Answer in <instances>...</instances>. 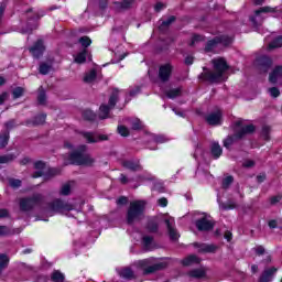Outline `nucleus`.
<instances>
[{"instance_id":"a18cd8bd","label":"nucleus","mask_w":282,"mask_h":282,"mask_svg":"<svg viewBox=\"0 0 282 282\" xmlns=\"http://www.w3.org/2000/svg\"><path fill=\"white\" fill-rule=\"evenodd\" d=\"M15 158H17V155L13 154V153L1 155L0 156V164H8V162H14Z\"/></svg>"},{"instance_id":"7ed1b4c3","label":"nucleus","mask_w":282,"mask_h":282,"mask_svg":"<svg viewBox=\"0 0 282 282\" xmlns=\"http://www.w3.org/2000/svg\"><path fill=\"white\" fill-rule=\"evenodd\" d=\"M94 164H96V159H94L91 154L76 150L64 158L65 166H94Z\"/></svg>"},{"instance_id":"412c9836","label":"nucleus","mask_w":282,"mask_h":282,"mask_svg":"<svg viewBox=\"0 0 282 282\" xmlns=\"http://www.w3.org/2000/svg\"><path fill=\"white\" fill-rule=\"evenodd\" d=\"M224 153V149L219 145V142H213L210 145V155L214 160H219Z\"/></svg>"},{"instance_id":"423d86ee","label":"nucleus","mask_w":282,"mask_h":282,"mask_svg":"<svg viewBox=\"0 0 282 282\" xmlns=\"http://www.w3.org/2000/svg\"><path fill=\"white\" fill-rule=\"evenodd\" d=\"M272 58L268 55H262L256 58V67L260 74H268L272 69Z\"/></svg>"},{"instance_id":"7c9ffc66","label":"nucleus","mask_w":282,"mask_h":282,"mask_svg":"<svg viewBox=\"0 0 282 282\" xmlns=\"http://www.w3.org/2000/svg\"><path fill=\"white\" fill-rule=\"evenodd\" d=\"M118 88H115L109 97L108 107L115 108L118 104Z\"/></svg>"},{"instance_id":"6e6d98bb","label":"nucleus","mask_w":282,"mask_h":282,"mask_svg":"<svg viewBox=\"0 0 282 282\" xmlns=\"http://www.w3.org/2000/svg\"><path fill=\"white\" fill-rule=\"evenodd\" d=\"M235 182V177L227 176L223 180V188L227 191V188H230V185Z\"/></svg>"},{"instance_id":"f3484780","label":"nucleus","mask_w":282,"mask_h":282,"mask_svg":"<svg viewBox=\"0 0 282 282\" xmlns=\"http://www.w3.org/2000/svg\"><path fill=\"white\" fill-rule=\"evenodd\" d=\"M206 122L212 127L221 124V112H212L205 118Z\"/></svg>"},{"instance_id":"72a5a7b5","label":"nucleus","mask_w":282,"mask_h":282,"mask_svg":"<svg viewBox=\"0 0 282 282\" xmlns=\"http://www.w3.org/2000/svg\"><path fill=\"white\" fill-rule=\"evenodd\" d=\"M217 45H219L217 43L216 37L208 40L205 44V52L210 53L215 51V47H217Z\"/></svg>"},{"instance_id":"e433bc0d","label":"nucleus","mask_w":282,"mask_h":282,"mask_svg":"<svg viewBox=\"0 0 282 282\" xmlns=\"http://www.w3.org/2000/svg\"><path fill=\"white\" fill-rule=\"evenodd\" d=\"M83 118H84V120H87L88 122H94L96 120L97 116H96V112L87 109V110L83 111Z\"/></svg>"},{"instance_id":"0e129e2a","label":"nucleus","mask_w":282,"mask_h":282,"mask_svg":"<svg viewBox=\"0 0 282 282\" xmlns=\"http://www.w3.org/2000/svg\"><path fill=\"white\" fill-rule=\"evenodd\" d=\"M128 203H129V198H127V196H121L117 199V204L119 206H127Z\"/></svg>"},{"instance_id":"c85d7f7f","label":"nucleus","mask_w":282,"mask_h":282,"mask_svg":"<svg viewBox=\"0 0 282 282\" xmlns=\"http://www.w3.org/2000/svg\"><path fill=\"white\" fill-rule=\"evenodd\" d=\"M10 142V132L3 131L0 133V149H6Z\"/></svg>"},{"instance_id":"5701e85b","label":"nucleus","mask_w":282,"mask_h":282,"mask_svg":"<svg viewBox=\"0 0 282 282\" xmlns=\"http://www.w3.org/2000/svg\"><path fill=\"white\" fill-rule=\"evenodd\" d=\"M175 21H177V17L171 15L170 18H167V20L162 21V23L159 25V31L166 32L169 28H171V25L175 23Z\"/></svg>"},{"instance_id":"6e6552de","label":"nucleus","mask_w":282,"mask_h":282,"mask_svg":"<svg viewBox=\"0 0 282 282\" xmlns=\"http://www.w3.org/2000/svg\"><path fill=\"white\" fill-rule=\"evenodd\" d=\"M173 75V65L171 63L163 64L159 67V79L161 83H169Z\"/></svg>"},{"instance_id":"6ab92c4d","label":"nucleus","mask_w":282,"mask_h":282,"mask_svg":"<svg viewBox=\"0 0 282 282\" xmlns=\"http://www.w3.org/2000/svg\"><path fill=\"white\" fill-rule=\"evenodd\" d=\"M165 225L171 241H177V239H180V234L177 232V229L173 227V223L171 221V219H165Z\"/></svg>"},{"instance_id":"1a4fd4ad","label":"nucleus","mask_w":282,"mask_h":282,"mask_svg":"<svg viewBox=\"0 0 282 282\" xmlns=\"http://www.w3.org/2000/svg\"><path fill=\"white\" fill-rule=\"evenodd\" d=\"M29 52L33 58H40L43 56L45 52V44L43 43V40H37L35 43H33V45L29 47Z\"/></svg>"},{"instance_id":"3c124183","label":"nucleus","mask_w":282,"mask_h":282,"mask_svg":"<svg viewBox=\"0 0 282 282\" xmlns=\"http://www.w3.org/2000/svg\"><path fill=\"white\" fill-rule=\"evenodd\" d=\"M272 131V128H270V126H264L262 127V131H261V137L263 138V140H265L267 142H269L270 140V132Z\"/></svg>"},{"instance_id":"4c0bfd02","label":"nucleus","mask_w":282,"mask_h":282,"mask_svg":"<svg viewBox=\"0 0 282 282\" xmlns=\"http://www.w3.org/2000/svg\"><path fill=\"white\" fill-rule=\"evenodd\" d=\"M120 276H122V279H127L128 281H131V279H133L134 276L133 270H131V268H124L121 270Z\"/></svg>"},{"instance_id":"13d9d810","label":"nucleus","mask_w":282,"mask_h":282,"mask_svg":"<svg viewBox=\"0 0 282 282\" xmlns=\"http://www.w3.org/2000/svg\"><path fill=\"white\" fill-rule=\"evenodd\" d=\"M21 180L19 178H10L9 180V185L11 186V188H21Z\"/></svg>"},{"instance_id":"a19ab883","label":"nucleus","mask_w":282,"mask_h":282,"mask_svg":"<svg viewBox=\"0 0 282 282\" xmlns=\"http://www.w3.org/2000/svg\"><path fill=\"white\" fill-rule=\"evenodd\" d=\"M56 175H61V170L56 167H50L47 172L44 174V177L46 180H50L51 177H56Z\"/></svg>"},{"instance_id":"bf43d9fd","label":"nucleus","mask_w":282,"mask_h":282,"mask_svg":"<svg viewBox=\"0 0 282 282\" xmlns=\"http://www.w3.org/2000/svg\"><path fill=\"white\" fill-rule=\"evenodd\" d=\"M98 8L100 12H105L109 8V0H98Z\"/></svg>"},{"instance_id":"49530a36","label":"nucleus","mask_w":282,"mask_h":282,"mask_svg":"<svg viewBox=\"0 0 282 282\" xmlns=\"http://www.w3.org/2000/svg\"><path fill=\"white\" fill-rule=\"evenodd\" d=\"M98 73L96 69H91L86 76L84 77V83H94V79L97 78Z\"/></svg>"},{"instance_id":"4468645a","label":"nucleus","mask_w":282,"mask_h":282,"mask_svg":"<svg viewBox=\"0 0 282 282\" xmlns=\"http://www.w3.org/2000/svg\"><path fill=\"white\" fill-rule=\"evenodd\" d=\"M122 166H123V169H128V171H132V173H137V171H142V165L140 164L139 160L122 161Z\"/></svg>"},{"instance_id":"338daca9","label":"nucleus","mask_w":282,"mask_h":282,"mask_svg":"<svg viewBox=\"0 0 282 282\" xmlns=\"http://www.w3.org/2000/svg\"><path fill=\"white\" fill-rule=\"evenodd\" d=\"M254 165H256V162L253 160H247L242 164L245 169H252Z\"/></svg>"},{"instance_id":"c03bdc74","label":"nucleus","mask_w":282,"mask_h":282,"mask_svg":"<svg viewBox=\"0 0 282 282\" xmlns=\"http://www.w3.org/2000/svg\"><path fill=\"white\" fill-rule=\"evenodd\" d=\"M78 43H80V45H82V47H84V50H87V47H89V45H91V39L87 35H84L78 39Z\"/></svg>"},{"instance_id":"dca6fc26","label":"nucleus","mask_w":282,"mask_h":282,"mask_svg":"<svg viewBox=\"0 0 282 282\" xmlns=\"http://www.w3.org/2000/svg\"><path fill=\"white\" fill-rule=\"evenodd\" d=\"M276 268L272 267V268H269V269H265L260 279H259V282H271L272 279H274V274H276Z\"/></svg>"},{"instance_id":"473e14b6","label":"nucleus","mask_w":282,"mask_h":282,"mask_svg":"<svg viewBox=\"0 0 282 282\" xmlns=\"http://www.w3.org/2000/svg\"><path fill=\"white\" fill-rule=\"evenodd\" d=\"M199 258L197 256H189L182 260V265L188 267L193 265V263H199Z\"/></svg>"},{"instance_id":"603ef678","label":"nucleus","mask_w":282,"mask_h":282,"mask_svg":"<svg viewBox=\"0 0 282 282\" xmlns=\"http://www.w3.org/2000/svg\"><path fill=\"white\" fill-rule=\"evenodd\" d=\"M206 41V36L202 35V34H194L192 36V42H191V46L195 45V43H202Z\"/></svg>"},{"instance_id":"f8f14e48","label":"nucleus","mask_w":282,"mask_h":282,"mask_svg":"<svg viewBox=\"0 0 282 282\" xmlns=\"http://www.w3.org/2000/svg\"><path fill=\"white\" fill-rule=\"evenodd\" d=\"M166 268H169L167 262L150 264L148 268L143 269V275L147 276L149 274H155V272H162V270H166Z\"/></svg>"},{"instance_id":"ea45409f","label":"nucleus","mask_w":282,"mask_h":282,"mask_svg":"<svg viewBox=\"0 0 282 282\" xmlns=\"http://www.w3.org/2000/svg\"><path fill=\"white\" fill-rule=\"evenodd\" d=\"M166 96L170 98V99H175L180 96H182V88H173V89H170L166 91Z\"/></svg>"},{"instance_id":"39448f33","label":"nucleus","mask_w":282,"mask_h":282,"mask_svg":"<svg viewBox=\"0 0 282 282\" xmlns=\"http://www.w3.org/2000/svg\"><path fill=\"white\" fill-rule=\"evenodd\" d=\"M69 210H74V205L61 198H56L47 205V213H69Z\"/></svg>"},{"instance_id":"2f4dec72","label":"nucleus","mask_w":282,"mask_h":282,"mask_svg":"<svg viewBox=\"0 0 282 282\" xmlns=\"http://www.w3.org/2000/svg\"><path fill=\"white\" fill-rule=\"evenodd\" d=\"M52 64H47L45 62H42L40 64V67H39V73L42 75V76H47V74H50V72H52Z\"/></svg>"},{"instance_id":"f03ea898","label":"nucleus","mask_w":282,"mask_h":282,"mask_svg":"<svg viewBox=\"0 0 282 282\" xmlns=\"http://www.w3.org/2000/svg\"><path fill=\"white\" fill-rule=\"evenodd\" d=\"M147 213V200L139 199L131 202L126 213V224L133 226L144 219Z\"/></svg>"},{"instance_id":"37998d69","label":"nucleus","mask_w":282,"mask_h":282,"mask_svg":"<svg viewBox=\"0 0 282 282\" xmlns=\"http://www.w3.org/2000/svg\"><path fill=\"white\" fill-rule=\"evenodd\" d=\"M19 123H17V119H10L9 121L4 122V131L10 133V131H12V129H17Z\"/></svg>"},{"instance_id":"c9c22d12","label":"nucleus","mask_w":282,"mask_h":282,"mask_svg":"<svg viewBox=\"0 0 282 282\" xmlns=\"http://www.w3.org/2000/svg\"><path fill=\"white\" fill-rule=\"evenodd\" d=\"M282 47V35L276 36L269 43V50H276Z\"/></svg>"},{"instance_id":"8fccbe9b","label":"nucleus","mask_w":282,"mask_h":282,"mask_svg":"<svg viewBox=\"0 0 282 282\" xmlns=\"http://www.w3.org/2000/svg\"><path fill=\"white\" fill-rule=\"evenodd\" d=\"M25 94V88L23 87H15L12 90L13 100H17L18 98H21Z\"/></svg>"},{"instance_id":"aec40b11","label":"nucleus","mask_w":282,"mask_h":282,"mask_svg":"<svg viewBox=\"0 0 282 282\" xmlns=\"http://www.w3.org/2000/svg\"><path fill=\"white\" fill-rule=\"evenodd\" d=\"M279 78H282V66H275L274 69L269 74V83L276 85Z\"/></svg>"},{"instance_id":"a211bd4d","label":"nucleus","mask_w":282,"mask_h":282,"mask_svg":"<svg viewBox=\"0 0 282 282\" xmlns=\"http://www.w3.org/2000/svg\"><path fill=\"white\" fill-rule=\"evenodd\" d=\"M216 39V43L218 45H221L223 47H230V45H232V36L230 35H226V34H220V35H217L215 36Z\"/></svg>"},{"instance_id":"ddd939ff","label":"nucleus","mask_w":282,"mask_h":282,"mask_svg":"<svg viewBox=\"0 0 282 282\" xmlns=\"http://www.w3.org/2000/svg\"><path fill=\"white\" fill-rule=\"evenodd\" d=\"M257 131V127L252 123L243 126L239 131L236 132L238 139L243 140L246 135H252Z\"/></svg>"},{"instance_id":"c756f323","label":"nucleus","mask_w":282,"mask_h":282,"mask_svg":"<svg viewBox=\"0 0 282 282\" xmlns=\"http://www.w3.org/2000/svg\"><path fill=\"white\" fill-rule=\"evenodd\" d=\"M187 274L192 279H204V276H206V271H204L202 269H194V270L189 271Z\"/></svg>"},{"instance_id":"20e7f679","label":"nucleus","mask_w":282,"mask_h":282,"mask_svg":"<svg viewBox=\"0 0 282 282\" xmlns=\"http://www.w3.org/2000/svg\"><path fill=\"white\" fill-rule=\"evenodd\" d=\"M41 204H43V194H33L30 197L20 199V210L22 213H30V210H34Z\"/></svg>"},{"instance_id":"f257e3e1","label":"nucleus","mask_w":282,"mask_h":282,"mask_svg":"<svg viewBox=\"0 0 282 282\" xmlns=\"http://www.w3.org/2000/svg\"><path fill=\"white\" fill-rule=\"evenodd\" d=\"M212 64L214 72L208 69V67H203V73L198 76V79L215 85L224 80V74L230 69V66H228V62H226V58L224 57L212 59Z\"/></svg>"},{"instance_id":"864d4df0","label":"nucleus","mask_w":282,"mask_h":282,"mask_svg":"<svg viewBox=\"0 0 282 282\" xmlns=\"http://www.w3.org/2000/svg\"><path fill=\"white\" fill-rule=\"evenodd\" d=\"M142 243H143V247L147 248V250H149L151 248V243H153V237L152 236H143Z\"/></svg>"},{"instance_id":"e2e57ef3","label":"nucleus","mask_w":282,"mask_h":282,"mask_svg":"<svg viewBox=\"0 0 282 282\" xmlns=\"http://www.w3.org/2000/svg\"><path fill=\"white\" fill-rule=\"evenodd\" d=\"M45 162H43V161H36L35 163H34V169H35V171H45Z\"/></svg>"},{"instance_id":"79ce46f5","label":"nucleus","mask_w":282,"mask_h":282,"mask_svg":"<svg viewBox=\"0 0 282 282\" xmlns=\"http://www.w3.org/2000/svg\"><path fill=\"white\" fill-rule=\"evenodd\" d=\"M51 281L53 282H64L65 275L61 271H54L51 275Z\"/></svg>"},{"instance_id":"bb28decb","label":"nucleus","mask_w":282,"mask_h":282,"mask_svg":"<svg viewBox=\"0 0 282 282\" xmlns=\"http://www.w3.org/2000/svg\"><path fill=\"white\" fill-rule=\"evenodd\" d=\"M145 228L148 232L155 234L160 230V224H158V220L151 219L148 221Z\"/></svg>"},{"instance_id":"0eeeda50","label":"nucleus","mask_w":282,"mask_h":282,"mask_svg":"<svg viewBox=\"0 0 282 282\" xmlns=\"http://www.w3.org/2000/svg\"><path fill=\"white\" fill-rule=\"evenodd\" d=\"M87 144H97V142H105L109 140L107 134H99L98 132H79Z\"/></svg>"},{"instance_id":"9d476101","label":"nucleus","mask_w":282,"mask_h":282,"mask_svg":"<svg viewBox=\"0 0 282 282\" xmlns=\"http://www.w3.org/2000/svg\"><path fill=\"white\" fill-rule=\"evenodd\" d=\"M195 226L199 232H210L215 228V223L203 217L195 221Z\"/></svg>"},{"instance_id":"2eb2a0df","label":"nucleus","mask_w":282,"mask_h":282,"mask_svg":"<svg viewBox=\"0 0 282 282\" xmlns=\"http://www.w3.org/2000/svg\"><path fill=\"white\" fill-rule=\"evenodd\" d=\"M133 0H122L120 2H115V10L117 12H127V10H131L133 8Z\"/></svg>"},{"instance_id":"5fc2aeb1","label":"nucleus","mask_w":282,"mask_h":282,"mask_svg":"<svg viewBox=\"0 0 282 282\" xmlns=\"http://www.w3.org/2000/svg\"><path fill=\"white\" fill-rule=\"evenodd\" d=\"M72 193V185L69 184H64L59 191V195H63L67 197V195H70Z\"/></svg>"},{"instance_id":"4d7b16f0","label":"nucleus","mask_w":282,"mask_h":282,"mask_svg":"<svg viewBox=\"0 0 282 282\" xmlns=\"http://www.w3.org/2000/svg\"><path fill=\"white\" fill-rule=\"evenodd\" d=\"M118 134L122 135V138H128L129 135V128L124 127V126H118L117 128Z\"/></svg>"},{"instance_id":"b1692460","label":"nucleus","mask_w":282,"mask_h":282,"mask_svg":"<svg viewBox=\"0 0 282 282\" xmlns=\"http://www.w3.org/2000/svg\"><path fill=\"white\" fill-rule=\"evenodd\" d=\"M239 140H241V139H239V137L237 135V132H235L232 135H228V137L224 140L223 144H224L225 149H227L228 151H230V147H231L232 144H235V142H239Z\"/></svg>"},{"instance_id":"f704fd0d","label":"nucleus","mask_w":282,"mask_h":282,"mask_svg":"<svg viewBox=\"0 0 282 282\" xmlns=\"http://www.w3.org/2000/svg\"><path fill=\"white\" fill-rule=\"evenodd\" d=\"M37 102L39 105H45V102H47V94L43 89V86L39 88Z\"/></svg>"},{"instance_id":"de8ad7c7","label":"nucleus","mask_w":282,"mask_h":282,"mask_svg":"<svg viewBox=\"0 0 282 282\" xmlns=\"http://www.w3.org/2000/svg\"><path fill=\"white\" fill-rule=\"evenodd\" d=\"M268 12H276V9L272 7H261L260 9L256 10L254 14L256 17H259V14H268Z\"/></svg>"},{"instance_id":"680f3d73","label":"nucleus","mask_w":282,"mask_h":282,"mask_svg":"<svg viewBox=\"0 0 282 282\" xmlns=\"http://www.w3.org/2000/svg\"><path fill=\"white\" fill-rule=\"evenodd\" d=\"M10 234V227L0 225V237H8Z\"/></svg>"},{"instance_id":"052dcab7","label":"nucleus","mask_w":282,"mask_h":282,"mask_svg":"<svg viewBox=\"0 0 282 282\" xmlns=\"http://www.w3.org/2000/svg\"><path fill=\"white\" fill-rule=\"evenodd\" d=\"M269 94L272 96V98H279L281 96V90L276 87L269 88Z\"/></svg>"},{"instance_id":"9b49d317","label":"nucleus","mask_w":282,"mask_h":282,"mask_svg":"<svg viewBox=\"0 0 282 282\" xmlns=\"http://www.w3.org/2000/svg\"><path fill=\"white\" fill-rule=\"evenodd\" d=\"M45 120H47V115L40 113L33 117V119H26L24 122H21L20 124L21 126L25 124V127H41L45 124Z\"/></svg>"},{"instance_id":"774afa93","label":"nucleus","mask_w":282,"mask_h":282,"mask_svg":"<svg viewBox=\"0 0 282 282\" xmlns=\"http://www.w3.org/2000/svg\"><path fill=\"white\" fill-rule=\"evenodd\" d=\"M153 191H156L158 193H164V185L162 183L154 184Z\"/></svg>"},{"instance_id":"4be33fe9","label":"nucleus","mask_w":282,"mask_h":282,"mask_svg":"<svg viewBox=\"0 0 282 282\" xmlns=\"http://www.w3.org/2000/svg\"><path fill=\"white\" fill-rule=\"evenodd\" d=\"M195 248H198V252H209V253H215L217 252V246L215 245H206V243H194Z\"/></svg>"},{"instance_id":"a878e982","label":"nucleus","mask_w":282,"mask_h":282,"mask_svg":"<svg viewBox=\"0 0 282 282\" xmlns=\"http://www.w3.org/2000/svg\"><path fill=\"white\" fill-rule=\"evenodd\" d=\"M111 109H113V108H110L109 106L102 104L99 107V120H107V118H109V113H110Z\"/></svg>"},{"instance_id":"58836bf2","label":"nucleus","mask_w":282,"mask_h":282,"mask_svg":"<svg viewBox=\"0 0 282 282\" xmlns=\"http://www.w3.org/2000/svg\"><path fill=\"white\" fill-rule=\"evenodd\" d=\"M87 62V50L84 48L82 52H79L75 57V63L83 64Z\"/></svg>"},{"instance_id":"cd10ccee","label":"nucleus","mask_w":282,"mask_h":282,"mask_svg":"<svg viewBox=\"0 0 282 282\" xmlns=\"http://www.w3.org/2000/svg\"><path fill=\"white\" fill-rule=\"evenodd\" d=\"M218 204L221 210H232L237 208V203H235L232 199H229L227 203H224L218 199Z\"/></svg>"},{"instance_id":"393cba45","label":"nucleus","mask_w":282,"mask_h":282,"mask_svg":"<svg viewBox=\"0 0 282 282\" xmlns=\"http://www.w3.org/2000/svg\"><path fill=\"white\" fill-rule=\"evenodd\" d=\"M8 265H10V257L6 253H0V274L8 270Z\"/></svg>"},{"instance_id":"69168bd1","label":"nucleus","mask_w":282,"mask_h":282,"mask_svg":"<svg viewBox=\"0 0 282 282\" xmlns=\"http://www.w3.org/2000/svg\"><path fill=\"white\" fill-rule=\"evenodd\" d=\"M139 265L144 270L145 268H149L151 265V260L150 259L141 260L139 261Z\"/></svg>"},{"instance_id":"09e8293b","label":"nucleus","mask_w":282,"mask_h":282,"mask_svg":"<svg viewBox=\"0 0 282 282\" xmlns=\"http://www.w3.org/2000/svg\"><path fill=\"white\" fill-rule=\"evenodd\" d=\"M130 126H131L132 131H141L142 121L140 119H132L130 121Z\"/></svg>"}]
</instances>
